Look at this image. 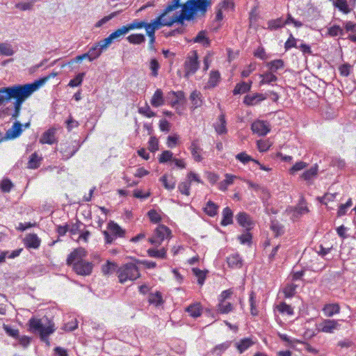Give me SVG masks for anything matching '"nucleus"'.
Here are the masks:
<instances>
[{"label": "nucleus", "mask_w": 356, "mask_h": 356, "mask_svg": "<svg viewBox=\"0 0 356 356\" xmlns=\"http://www.w3.org/2000/svg\"><path fill=\"white\" fill-rule=\"evenodd\" d=\"M44 81L45 79H38L31 83L18 84L0 88V106L13 98L15 100L14 102V109L20 111L24 102L42 86Z\"/></svg>", "instance_id": "f257e3e1"}, {"label": "nucleus", "mask_w": 356, "mask_h": 356, "mask_svg": "<svg viewBox=\"0 0 356 356\" xmlns=\"http://www.w3.org/2000/svg\"><path fill=\"white\" fill-rule=\"evenodd\" d=\"M196 4L197 8L200 9V16H205L208 8L212 4V1L211 0H199Z\"/></svg>", "instance_id": "c9c22d12"}, {"label": "nucleus", "mask_w": 356, "mask_h": 356, "mask_svg": "<svg viewBox=\"0 0 356 356\" xmlns=\"http://www.w3.org/2000/svg\"><path fill=\"white\" fill-rule=\"evenodd\" d=\"M328 34L332 37L343 35L344 31L339 25H334L328 29Z\"/></svg>", "instance_id": "69168bd1"}, {"label": "nucleus", "mask_w": 356, "mask_h": 356, "mask_svg": "<svg viewBox=\"0 0 356 356\" xmlns=\"http://www.w3.org/2000/svg\"><path fill=\"white\" fill-rule=\"evenodd\" d=\"M251 85H252V81H250V83H246L244 81L238 83L236 85V86L233 90V94L234 95H236L247 92L250 90Z\"/></svg>", "instance_id": "5701e85b"}, {"label": "nucleus", "mask_w": 356, "mask_h": 356, "mask_svg": "<svg viewBox=\"0 0 356 356\" xmlns=\"http://www.w3.org/2000/svg\"><path fill=\"white\" fill-rule=\"evenodd\" d=\"M104 51V49H100V46H99V42L95 43L89 49L88 51V54L89 56V60L92 61L97 59L98 57L100 56V55Z\"/></svg>", "instance_id": "b1692460"}, {"label": "nucleus", "mask_w": 356, "mask_h": 356, "mask_svg": "<svg viewBox=\"0 0 356 356\" xmlns=\"http://www.w3.org/2000/svg\"><path fill=\"white\" fill-rule=\"evenodd\" d=\"M334 6L345 14L350 13V9L348 7L346 0H336L335 2H334Z\"/></svg>", "instance_id": "8fccbe9b"}, {"label": "nucleus", "mask_w": 356, "mask_h": 356, "mask_svg": "<svg viewBox=\"0 0 356 356\" xmlns=\"http://www.w3.org/2000/svg\"><path fill=\"white\" fill-rule=\"evenodd\" d=\"M233 223V212L229 207L222 211V219L220 222L222 226H227Z\"/></svg>", "instance_id": "4be33fe9"}, {"label": "nucleus", "mask_w": 356, "mask_h": 356, "mask_svg": "<svg viewBox=\"0 0 356 356\" xmlns=\"http://www.w3.org/2000/svg\"><path fill=\"white\" fill-rule=\"evenodd\" d=\"M86 254L87 252L83 248H76L68 255L66 264L69 266H72L75 262L83 261Z\"/></svg>", "instance_id": "6e6552de"}, {"label": "nucleus", "mask_w": 356, "mask_h": 356, "mask_svg": "<svg viewBox=\"0 0 356 356\" xmlns=\"http://www.w3.org/2000/svg\"><path fill=\"white\" fill-rule=\"evenodd\" d=\"M193 42L196 43H202L204 46L208 47L210 44L209 39L206 36V31H200L197 36L193 38Z\"/></svg>", "instance_id": "58836bf2"}, {"label": "nucleus", "mask_w": 356, "mask_h": 356, "mask_svg": "<svg viewBox=\"0 0 356 356\" xmlns=\"http://www.w3.org/2000/svg\"><path fill=\"white\" fill-rule=\"evenodd\" d=\"M121 12H122V10L115 11V12L111 13L110 15L104 17L102 19H101L96 23L95 26L101 27L102 25L107 23L108 21H110L115 17L118 16Z\"/></svg>", "instance_id": "864d4df0"}, {"label": "nucleus", "mask_w": 356, "mask_h": 356, "mask_svg": "<svg viewBox=\"0 0 356 356\" xmlns=\"http://www.w3.org/2000/svg\"><path fill=\"white\" fill-rule=\"evenodd\" d=\"M270 229L277 237L284 233V227L276 220L271 221Z\"/></svg>", "instance_id": "f704fd0d"}, {"label": "nucleus", "mask_w": 356, "mask_h": 356, "mask_svg": "<svg viewBox=\"0 0 356 356\" xmlns=\"http://www.w3.org/2000/svg\"><path fill=\"white\" fill-rule=\"evenodd\" d=\"M277 311L282 314H286L288 315H293V309L291 307V305H287L284 302H280L279 305L276 307Z\"/></svg>", "instance_id": "49530a36"}, {"label": "nucleus", "mask_w": 356, "mask_h": 356, "mask_svg": "<svg viewBox=\"0 0 356 356\" xmlns=\"http://www.w3.org/2000/svg\"><path fill=\"white\" fill-rule=\"evenodd\" d=\"M150 103L154 107H159L164 104L165 99L163 97V91L161 89H157L154 93Z\"/></svg>", "instance_id": "f3484780"}, {"label": "nucleus", "mask_w": 356, "mask_h": 356, "mask_svg": "<svg viewBox=\"0 0 356 356\" xmlns=\"http://www.w3.org/2000/svg\"><path fill=\"white\" fill-rule=\"evenodd\" d=\"M236 220L238 223L246 228V230L249 231L252 225V221L250 216L245 212H240L236 216Z\"/></svg>", "instance_id": "2eb2a0df"}, {"label": "nucleus", "mask_w": 356, "mask_h": 356, "mask_svg": "<svg viewBox=\"0 0 356 356\" xmlns=\"http://www.w3.org/2000/svg\"><path fill=\"white\" fill-rule=\"evenodd\" d=\"M252 131L260 136H266L270 130L269 124L264 120H256L251 125Z\"/></svg>", "instance_id": "9d476101"}, {"label": "nucleus", "mask_w": 356, "mask_h": 356, "mask_svg": "<svg viewBox=\"0 0 356 356\" xmlns=\"http://www.w3.org/2000/svg\"><path fill=\"white\" fill-rule=\"evenodd\" d=\"M253 344L250 339L245 338L241 339L238 343H236V346L240 353H243Z\"/></svg>", "instance_id": "e433bc0d"}, {"label": "nucleus", "mask_w": 356, "mask_h": 356, "mask_svg": "<svg viewBox=\"0 0 356 356\" xmlns=\"http://www.w3.org/2000/svg\"><path fill=\"white\" fill-rule=\"evenodd\" d=\"M274 74L275 73L269 70V72L261 74L260 76L262 79L260 81V84H269L272 82L276 81L277 80V77Z\"/></svg>", "instance_id": "4c0bfd02"}, {"label": "nucleus", "mask_w": 356, "mask_h": 356, "mask_svg": "<svg viewBox=\"0 0 356 356\" xmlns=\"http://www.w3.org/2000/svg\"><path fill=\"white\" fill-rule=\"evenodd\" d=\"M117 273L121 284H124L127 280H135L140 277L138 268L133 263H128L120 267Z\"/></svg>", "instance_id": "20e7f679"}, {"label": "nucleus", "mask_w": 356, "mask_h": 356, "mask_svg": "<svg viewBox=\"0 0 356 356\" xmlns=\"http://www.w3.org/2000/svg\"><path fill=\"white\" fill-rule=\"evenodd\" d=\"M171 234V230L164 225H159L155 229L152 237L149 238V241L154 245H159L161 242Z\"/></svg>", "instance_id": "39448f33"}, {"label": "nucleus", "mask_w": 356, "mask_h": 356, "mask_svg": "<svg viewBox=\"0 0 356 356\" xmlns=\"http://www.w3.org/2000/svg\"><path fill=\"white\" fill-rule=\"evenodd\" d=\"M170 95L173 96V99L170 102L172 107H175L179 104H184L186 102L184 92L183 91H170L168 93L166 98H170Z\"/></svg>", "instance_id": "4468645a"}, {"label": "nucleus", "mask_w": 356, "mask_h": 356, "mask_svg": "<svg viewBox=\"0 0 356 356\" xmlns=\"http://www.w3.org/2000/svg\"><path fill=\"white\" fill-rule=\"evenodd\" d=\"M267 98V94L254 93L245 96L243 103L247 106H254L265 100Z\"/></svg>", "instance_id": "f8f14e48"}, {"label": "nucleus", "mask_w": 356, "mask_h": 356, "mask_svg": "<svg viewBox=\"0 0 356 356\" xmlns=\"http://www.w3.org/2000/svg\"><path fill=\"white\" fill-rule=\"evenodd\" d=\"M42 158L36 152L33 153L28 162V168L30 169H37L40 167Z\"/></svg>", "instance_id": "393cba45"}, {"label": "nucleus", "mask_w": 356, "mask_h": 356, "mask_svg": "<svg viewBox=\"0 0 356 356\" xmlns=\"http://www.w3.org/2000/svg\"><path fill=\"white\" fill-rule=\"evenodd\" d=\"M338 323L334 320H325L321 325V331L327 333H332L334 330L337 329Z\"/></svg>", "instance_id": "6ab92c4d"}, {"label": "nucleus", "mask_w": 356, "mask_h": 356, "mask_svg": "<svg viewBox=\"0 0 356 356\" xmlns=\"http://www.w3.org/2000/svg\"><path fill=\"white\" fill-rule=\"evenodd\" d=\"M72 267L76 274L86 276L91 274L93 264L91 262L83 260L79 261V262H75Z\"/></svg>", "instance_id": "423d86ee"}, {"label": "nucleus", "mask_w": 356, "mask_h": 356, "mask_svg": "<svg viewBox=\"0 0 356 356\" xmlns=\"http://www.w3.org/2000/svg\"><path fill=\"white\" fill-rule=\"evenodd\" d=\"M249 302L250 305V313L252 316L258 315V310L257 309V302L255 293L252 291L250 293Z\"/></svg>", "instance_id": "3c124183"}, {"label": "nucleus", "mask_w": 356, "mask_h": 356, "mask_svg": "<svg viewBox=\"0 0 356 356\" xmlns=\"http://www.w3.org/2000/svg\"><path fill=\"white\" fill-rule=\"evenodd\" d=\"M121 12H122V10L115 11V12L111 13L110 15L104 17L102 19H101L96 23L95 26L101 27L102 25L107 23L108 21H110L115 17L118 16Z\"/></svg>", "instance_id": "5fc2aeb1"}, {"label": "nucleus", "mask_w": 356, "mask_h": 356, "mask_svg": "<svg viewBox=\"0 0 356 356\" xmlns=\"http://www.w3.org/2000/svg\"><path fill=\"white\" fill-rule=\"evenodd\" d=\"M148 301L150 304L159 306L163 303L162 294L159 291L151 293L149 295Z\"/></svg>", "instance_id": "c85d7f7f"}, {"label": "nucleus", "mask_w": 356, "mask_h": 356, "mask_svg": "<svg viewBox=\"0 0 356 356\" xmlns=\"http://www.w3.org/2000/svg\"><path fill=\"white\" fill-rule=\"evenodd\" d=\"M184 67L186 75H188L189 74H194L198 70V56L195 51H193L192 54L187 57L184 63Z\"/></svg>", "instance_id": "0eeeda50"}, {"label": "nucleus", "mask_w": 356, "mask_h": 356, "mask_svg": "<svg viewBox=\"0 0 356 356\" xmlns=\"http://www.w3.org/2000/svg\"><path fill=\"white\" fill-rule=\"evenodd\" d=\"M22 124L19 121L14 122L11 128L6 131L4 136L5 140L15 139L19 137L22 132Z\"/></svg>", "instance_id": "9b49d317"}, {"label": "nucleus", "mask_w": 356, "mask_h": 356, "mask_svg": "<svg viewBox=\"0 0 356 356\" xmlns=\"http://www.w3.org/2000/svg\"><path fill=\"white\" fill-rule=\"evenodd\" d=\"M147 216L152 223H159L161 220L160 213L155 209L149 210L147 212Z\"/></svg>", "instance_id": "680f3d73"}, {"label": "nucleus", "mask_w": 356, "mask_h": 356, "mask_svg": "<svg viewBox=\"0 0 356 356\" xmlns=\"http://www.w3.org/2000/svg\"><path fill=\"white\" fill-rule=\"evenodd\" d=\"M81 145L76 141H74L71 145L67 144L60 145V152L62 154V159L67 160L74 156L80 148Z\"/></svg>", "instance_id": "1a4fd4ad"}, {"label": "nucleus", "mask_w": 356, "mask_h": 356, "mask_svg": "<svg viewBox=\"0 0 356 356\" xmlns=\"http://www.w3.org/2000/svg\"><path fill=\"white\" fill-rule=\"evenodd\" d=\"M228 266L233 268H239L242 266V259L238 254H232L227 257Z\"/></svg>", "instance_id": "a878e982"}, {"label": "nucleus", "mask_w": 356, "mask_h": 356, "mask_svg": "<svg viewBox=\"0 0 356 356\" xmlns=\"http://www.w3.org/2000/svg\"><path fill=\"white\" fill-rule=\"evenodd\" d=\"M129 42L134 44H140L145 41V37L144 35L138 33V34H131L127 38Z\"/></svg>", "instance_id": "79ce46f5"}, {"label": "nucleus", "mask_w": 356, "mask_h": 356, "mask_svg": "<svg viewBox=\"0 0 356 356\" xmlns=\"http://www.w3.org/2000/svg\"><path fill=\"white\" fill-rule=\"evenodd\" d=\"M233 309L232 305L227 301H219L217 305L218 314H228Z\"/></svg>", "instance_id": "7c9ffc66"}, {"label": "nucleus", "mask_w": 356, "mask_h": 356, "mask_svg": "<svg viewBox=\"0 0 356 356\" xmlns=\"http://www.w3.org/2000/svg\"><path fill=\"white\" fill-rule=\"evenodd\" d=\"M166 252L165 248H161V250L150 248L147 250L149 257L160 259H165L166 257Z\"/></svg>", "instance_id": "c03bdc74"}, {"label": "nucleus", "mask_w": 356, "mask_h": 356, "mask_svg": "<svg viewBox=\"0 0 356 356\" xmlns=\"http://www.w3.org/2000/svg\"><path fill=\"white\" fill-rule=\"evenodd\" d=\"M160 181L168 190H172L175 187V181H174L172 178L170 180H168L165 175L160 178Z\"/></svg>", "instance_id": "774afa93"}, {"label": "nucleus", "mask_w": 356, "mask_h": 356, "mask_svg": "<svg viewBox=\"0 0 356 356\" xmlns=\"http://www.w3.org/2000/svg\"><path fill=\"white\" fill-rule=\"evenodd\" d=\"M117 267L115 263L107 261L106 264L102 266V272L105 275H110L116 270Z\"/></svg>", "instance_id": "a19ab883"}, {"label": "nucleus", "mask_w": 356, "mask_h": 356, "mask_svg": "<svg viewBox=\"0 0 356 356\" xmlns=\"http://www.w3.org/2000/svg\"><path fill=\"white\" fill-rule=\"evenodd\" d=\"M325 315L331 317L340 312V307L338 304H327L323 307Z\"/></svg>", "instance_id": "bb28decb"}, {"label": "nucleus", "mask_w": 356, "mask_h": 356, "mask_svg": "<svg viewBox=\"0 0 356 356\" xmlns=\"http://www.w3.org/2000/svg\"><path fill=\"white\" fill-rule=\"evenodd\" d=\"M215 129L218 134H223L227 132L226 121L224 115L219 116V123L216 125Z\"/></svg>", "instance_id": "de8ad7c7"}, {"label": "nucleus", "mask_w": 356, "mask_h": 356, "mask_svg": "<svg viewBox=\"0 0 356 356\" xmlns=\"http://www.w3.org/2000/svg\"><path fill=\"white\" fill-rule=\"evenodd\" d=\"M108 228L110 230L111 233L116 236L122 237L124 234V231L114 222H110L108 225Z\"/></svg>", "instance_id": "72a5a7b5"}, {"label": "nucleus", "mask_w": 356, "mask_h": 356, "mask_svg": "<svg viewBox=\"0 0 356 356\" xmlns=\"http://www.w3.org/2000/svg\"><path fill=\"white\" fill-rule=\"evenodd\" d=\"M128 33L125 25L120 27L111 33L115 41H120L123 37Z\"/></svg>", "instance_id": "ea45409f"}, {"label": "nucleus", "mask_w": 356, "mask_h": 356, "mask_svg": "<svg viewBox=\"0 0 356 356\" xmlns=\"http://www.w3.org/2000/svg\"><path fill=\"white\" fill-rule=\"evenodd\" d=\"M190 149L193 158L195 161L200 162L202 160V157L200 154L202 149L198 146L195 141L192 142Z\"/></svg>", "instance_id": "2f4dec72"}, {"label": "nucleus", "mask_w": 356, "mask_h": 356, "mask_svg": "<svg viewBox=\"0 0 356 356\" xmlns=\"http://www.w3.org/2000/svg\"><path fill=\"white\" fill-rule=\"evenodd\" d=\"M317 172L318 166L316 165L304 172L302 175V178L306 181H309L317 175Z\"/></svg>", "instance_id": "a18cd8bd"}, {"label": "nucleus", "mask_w": 356, "mask_h": 356, "mask_svg": "<svg viewBox=\"0 0 356 356\" xmlns=\"http://www.w3.org/2000/svg\"><path fill=\"white\" fill-rule=\"evenodd\" d=\"M38 0H27V1L25 2H19L15 4V8L25 11V10H30L33 8V6Z\"/></svg>", "instance_id": "09e8293b"}, {"label": "nucleus", "mask_w": 356, "mask_h": 356, "mask_svg": "<svg viewBox=\"0 0 356 356\" xmlns=\"http://www.w3.org/2000/svg\"><path fill=\"white\" fill-rule=\"evenodd\" d=\"M218 206L211 200L207 202L204 211L209 216L213 217L218 213Z\"/></svg>", "instance_id": "c756f323"}, {"label": "nucleus", "mask_w": 356, "mask_h": 356, "mask_svg": "<svg viewBox=\"0 0 356 356\" xmlns=\"http://www.w3.org/2000/svg\"><path fill=\"white\" fill-rule=\"evenodd\" d=\"M190 100L193 109L200 107L202 104V94L197 90L193 91L190 95Z\"/></svg>", "instance_id": "412c9836"}, {"label": "nucleus", "mask_w": 356, "mask_h": 356, "mask_svg": "<svg viewBox=\"0 0 356 356\" xmlns=\"http://www.w3.org/2000/svg\"><path fill=\"white\" fill-rule=\"evenodd\" d=\"M15 54L10 44L8 42L0 43V54L6 56H13Z\"/></svg>", "instance_id": "37998d69"}, {"label": "nucleus", "mask_w": 356, "mask_h": 356, "mask_svg": "<svg viewBox=\"0 0 356 356\" xmlns=\"http://www.w3.org/2000/svg\"><path fill=\"white\" fill-rule=\"evenodd\" d=\"M149 68L152 71L151 75L156 77L158 76V71L160 68V65L156 58H152L149 62Z\"/></svg>", "instance_id": "0e129e2a"}, {"label": "nucleus", "mask_w": 356, "mask_h": 356, "mask_svg": "<svg viewBox=\"0 0 356 356\" xmlns=\"http://www.w3.org/2000/svg\"><path fill=\"white\" fill-rule=\"evenodd\" d=\"M121 12H122V10L115 11V12L111 13L110 15L104 17L102 19H101L96 23L95 26L101 27L102 25L107 23L108 21H110L115 17L118 16Z\"/></svg>", "instance_id": "603ef678"}, {"label": "nucleus", "mask_w": 356, "mask_h": 356, "mask_svg": "<svg viewBox=\"0 0 356 356\" xmlns=\"http://www.w3.org/2000/svg\"><path fill=\"white\" fill-rule=\"evenodd\" d=\"M192 271L193 274L197 277L198 284L202 285L206 278V273L197 268H193Z\"/></svg>", "instance_id": "338daca9"}, {"label": "nucleus", "mask_w": 356, "mask_h": 356, "mask_svg": "<svg viewBox=\"0 0 356 356\" xmlns=\"http://www.w3.org/2000/svg\"><path fill=\"white\" fill-rule=\"evenodd\" d=\"M182 10L179 15L175 14L172 17H169L168 26H171L175 23H178L181 25L184 24V20L191 21L195 18V15L200 16V9L197 6V4L190 3L187 1L185 3L181 6Z\"/></svg>", "instance_id": "7ed1b4c3"}, {"label": "nucleus", "mask_w": 356, "mask_h": 356, "mask_svg": "<svg viewBox=\"0 0 356 356\" xmlns=\"http://www.w3.org/2000/svg\"><path fill=\"white\" fill-rule=\"evenodd\" d=\"M252 234L249 232V231L246 230L243 234L239 235L238 236V239L239 240L241 244H248L250 245L252 243Z\"/></svg>", "instance_id": "e2e57ef3"}, {"label": "nucleus", "mask_w": 356, "mask_h": 356, "mask_svg": "<svg viewBox=\"0 0 356 356\" xmlns=\"http://www.w3.org/2000/svg\"><path fill=\"white\" fill-rule=\"evenodd\" d=\"M25 244L26 247L37 249L40 245V239L35 234H30L25 238Z\"/></svg>", "instance_id": "a211bd4d"}, {"label": "nucleus", "mask_w": 356, "mask_h": 356, "mask_svg": "<svg viewBox=\"0 0 356 356\" xmlns=\"http://www.w3.org/2000/svg\"><path fill=\"white\" fill-rule=\"evenodd\" d=\"M266 66L268 70L276 73L278 70L284 68V63L282 59H276L266 63Z\"/></svg>", "instance_id": "aec40b11"}, {"label": "nucleus", "mask_w": 356, "mask_h": 356, "mask_svg": "<svg viewBox=\"0 0 356 356\" xmlns=\"http://www.w3.org/2000/svg\"><path fill=\"white\" fill-rule=\"evenodd\" d=\"M231 341H227L217 345L214 347L213 352L216 353L218 355H220L231 346Z\"/></svg>", "instance_id": "bf43d9fd"}, {"label": "nucleus", "mask_w": 356, "mask_h": 356, "mask_svg": "<svg viewBox=\"0 0 356 356\" xmlns=\"http://www.w3.org/2000/svg\"><path fill=\"white\" fill-rule=\"evenodd\" d=\"M186 312H187L189 315L193 318H197L200 316L202 314L200 304L195 303L189 305L186 308Z\"/></svg>", "instance_id": "cd10ccee"}, {"label": "nucleus", "mask_w": 356, "mask_h": 356, "mask_svg": "<svg viewBox=\"0 0 356 356\" xmlns=\"http://www.w3.org/2000/svg\"><path fill=\"white\" fill-rule=\"evenodd\" d=\"M190 186H191L190 180H186V181L181 182L179 184L178 190L181 194H184V195L188 196L190 195Z\"/></svg>", "instance_id": "13d9d810"}, {"label": "nucleus", "mask_w": 356, "mask_h": 356, "mask_svg": "<svg viewBox=\"0 0 356 356\" xmlns=\"http://www.w3.org/2000/svg\"><path fill=\"white\" fill-rule=\"evenodd\" d=\"M85 75V72L79 73L74 79L70 81L68 86L72 88L80 86L82 83Z\"/></svg>", "instance_id": "6e6d98bb"}, {"label": "nucleus", "mask_w": 356, "mask_h": 356, "mask_svg": "<svg viewBox=\"0 0 356 356\" xmlns=\"http://www.w3.org/2000/svg\"><path fill=\"white\" fill-rule=\"evenodd\" d=\"M268 24V28L270 30H276L283 27L285 25L284 21L282 19V18H277L274 20H270Z\"/></svg>", "instance_id": "4d7b16f0"}, {"label": "nucleus", "mask_w": 356, "mask_h": 356, "mask_svg": "<svg viewBox=\"0 0 356 356\" xmlns=\"http://www.w3.org/2000/svg\"><path fill=\"white\" fill-rule=\"evenodd\" d=\"M28 325L30 332L34 334L38 333L41 341L45 342L48 346L49 345L48 337L54 333L56 329L54 323L49 318L46 316L42 318L32 317L29 319Z\"/></svg>", "instance_id": "f03ea898"}, {"label": "nucleus", "mask_w": 356, "mask_h": 356, "mask_svg": "<svg viewBox=\"0 0 356 356\" xmlns=\"http://www.w3.org/2000/svg\"><path fill=\"white\" fill-rule=\"evenodd\" d=\"M55 134L56 130L54 129H49L43 133L40 139V142L42 144H54L56 142Z\"/></svg>", "instance_id": "dca6fc26"}, {"label": "nucleus", "mask_w": 356, "mask_h": 356, "mask_svg": "<svg viewBox=\"0 0 356 356\" xmlns=\"http://www.w3.org/2000/svg\"><path fill=\"white\" fill-rule=\"evenodd\" d=\"M138 113L147 118H152L156 115V113L151 110L149 106L147 103L144 106L138 108Z\"/></svg>", "instance_id": "052dcab7"}, {"label": "nucleus", "mask_w": 356, "mask_h": 356, "mask_svg": "<svg viewBox=\"0 0 356 356\" xmlns=\"http://www.w3.org/2000/svg\"><path fill=\"white\" fill-rule=\"evenodd\" d=\"M171 11H167V7L164 9L163 12L158 16L156 19L152 20L150 24L155 29V30L159 29L161 27L166 26H168V14Z\"/></svg>", "instance_id": "ddd939ff"}, {"label": "nucleus", "mask_w": 356, "mask_h": 356, "mask_svg": "<svg viewBox=\"0 0 356 356\" xmlns=\"http://www.w3.org/2000/svg\"><path fill=\"white\" fill-rule=\"evenodd\" d=\"M220 79V74L218 71L213 70L210 73L209 79L207 83V88L216 87Z\"/></svg>", "instance_id": "473e14b6"}]
</instances>
